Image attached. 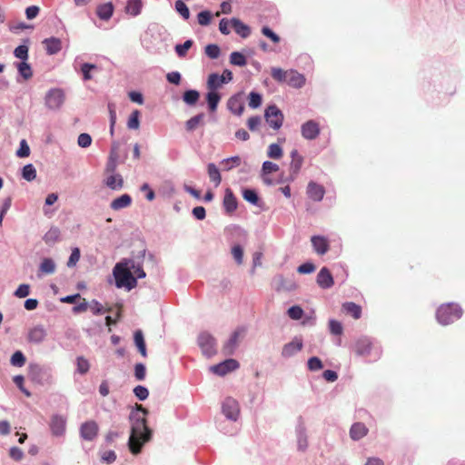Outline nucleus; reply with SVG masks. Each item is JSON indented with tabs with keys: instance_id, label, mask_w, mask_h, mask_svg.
Masks as SVG:
<instances>
[{
	"instance_id": "f257e3e1",
	"label": "nucleus",
	"mask_w": 465,
	"mask_h": 465,
	"mask_svg": "<svg viewBox=\"0 0 465 465\" xmlns=\"http://www.w3.org/2000/svg\"><path fill=\"white\" fill-rule=\"evenodd\" d=\"M147 414L148 410L137 404L136 411L130 415L132 429L128 445L133 454L140 453L143 445L151 440L152 430L147 426Z\"/></svg>"
},
{
	"instance_id": "f03ea898",
	"label": "nucleus",
	"mask_w": 465,
	"mask_h": 465,
	"mask_svg": "<svg viewBox=\"0 0 465 465\" xmlns=\"http://www.w3.org/2000/svg\"><path fill=\"white\" fill-rule=\"evenodd\" d=\"M132 269H134V261L132 259H123L114 265L113 275L117 288H125L130 291L136 287L137 281Z\"/></svg>"
},
{
	"instance_id": "7ed1b4c3",
	"label": "nucleus",
	"mask_w": 465,
	"mask_h": 465,
	"mask_svg": "<svg viewBox=\"0 0 465 465\" xmlns=\"http://www.w3.org/2000/svg\"><path fill=\"white\" fill-rule=\"evenodd\" d=\"M272 77L280 84H287L293 88H301L305 84V77L296 70H283L279 67L271 69Z\"/></svg>"
},
{
	"instance_id": "20e7f679",
	"label": "nucleus",
	"mask_w": 465,
	"mask_h": 465,
	"mask_svg": "<svg viewBox=\"0 0 465 465\" xmlns=\"http://www.w3.org/2000/svg\"><path fill=\"white\" fill-rule=\"evenodd\" d=\"M462 315L461 308L456 303L441 304L437 312V321L442 325H448L459 320Z\"/></svg>"
},
{
	"instance_id": "39448f33",
	"label": "nucleus",
	"mask_w": 465,
	"mask_h": 465,
	"mask_svg": "<svg viewBox=\"0 0 465 465\" xmlns=\"http://www.w3.org/2000/svg\"><path fill=\"white\" fill-rule=\"evenodd\" d=\"M265 119L269 125L274 130L282 127L283 123V114L276 105H270L265 110Z\"/></svg>"
},
{
	"instance_id": "423d86ee",
	"label": "nucleus",
	"mask_w": 465,
	"mask_h": 465,
	"mask_svg": "<svg viewBox=\"0 0 465 465\" xmlns=\"http://www.w3.org/2000/svg\"><path fill=\"white\" fill-rule=\"evenodd\" d=\"M198 344L203 353L207 357H211L216 353V341L211 334L202 332L198 337Z\"/></svg>"
},
{
	"instance_id": "0eeeda50",
	"label": "nucleus",
	"mask_w": 465,
	"mask_h": 465,
	"mask_svg": "<svg viewBox=\"0 0 465 465\" xmlns=\"http://www.w3.org/2000/svg\"><path fill=\"white\" fill-rule=\"evenodd\" d=\"M64 99V93L62 89H51L45 95V104L51 110H57L63 105Z\"/></svg>"
},
{
	"instance_id": "6e6552de",
	"label": "nucleus",
	"mask_w": 465,
	"mask_h": 465,
	"mask_svg": "<svg viewBox=\"0 0 465 465\" xmlns=\"http://www.w3.org/2000/svg\"><path fill=\"white\" fill-rule=\"evenodd\" d=\"M246 329L244 327L237 328L231 335L230 339L223 346V352L225 355L233 354L239 344L240 339L245 335Z\"/></svg>"
},
{
	"instance_id": "1a4fd4ad",
	"label": "nucleus",
	"mask_w": 465,
	"mask_h": 465,
	"mask_svg": "<svg viewBox=\"0 0 465 465\" xmlns=\"http://www.w3.org/2000/svg\"><path fill=\"white\" fill-rule=\"evenodd\" d=\"M239 362L234 359H228L223 362L213 365L210 368L211 371L219 376H224L227 373L239 368Z\"/></svg>"
},
{
	"instance_id": "9d476101",
	"label": "nucleus",
	"mask_w": 465,
	"mask_h": 465,
	"mask_svg": "<svg viewBox=\"0 0 465 465\" xmlns=\"http://www.w3.org/2000/svg\"><path fill=\"white\" fill-rule=\"evenodd\" d=\"M321 129L317 122L309 120L302 124L301 133L304 139L314 140L320 134Z\"/></svg>"
},
{
	"instance_id": "9b49d317",
	"label": "nucleus",
	"mask_w": 465,
	"mask_h": 465,
	"mask_svg": "<svg viewBox=\"0 0 465 465\" xmlns=\"http://www.w3.org/2000/svg\"><path fill=\"white\" fill-rule=\"evenodd\" d=\"M223 413L230 420H236L240 414L239 404L236 400L229 397L223 403Z\"/></svg>"
},
{
	"instance_id": "f8f14e48",
	"label": "nucleus",
	"mask_w": 465,
	"mask_h": 465,
	"mask_svg": "<svg viewBox=\"0 0 465 465\" xmlns=\"http://www.w3.org/2000/svg\"><path fill=\"white\" fill-rule=\"evenodd\" d=\"M99 427L94 420L85 421L81 425L80 434L85 440H93L98 434Z\"/></svg>"
},
{
	"instance_id": "ddd939ff",
	"label": "nucleus",
	"mask_w": 465,
	"mask_h": 465,
	"mask_svg": "<svg viewBox=\"0 0 465 465\" xmlns=\"http://www.w3.org/2000/svg\"><path fill=\"white\" fill-rule=\"evenodd\" d=\"M49 426L53 435L62 436L65 431L66 420L61 415H53Z\"/></svg>"
},
{
	"instance_id": "4468645a",
	"label": "nucleus",
	"mask_w": 465,
	"mask_h": 465,
	"mask_svg": "<svg viewBox=\"0 0 465 465\" xmlns=\"http://www.w3.org/2000/svg\"><path fill=\"white\" fill-rule=\"evenodd\" d=\"M372 350V342L367 337L360 338L354 345V352L358 356L366 357L371 354Z\"/></svg>"
},
{
	"instance_id": "2eb2a0df",
	"label": "nucleus",
	"mask_w": 465,
	"mask_h": 465,
	"mask_svg": "<svg viewBox=\"0 0 465 465\" xmlns=\"http://www.w3.org/2000/svg\"><path fill=\"white\" fill-rule=\"evenodd\" d=\"M302 341L300 338H295L291 342L286 343L282 351V355L284 358H289L293 356L295 353L300 351L302 349Z\"/></svg>"
},
{
	"instance_id": "dca6fc26",
	"label": "nucleus",
	"mask_w": 465,
	"mask_h": 465,
	"mask_svg": "<svg viewBox=\"0 0 465 465\" xmlns=\"http://www.w3.org/2000/svg\"><path fill=\"white\" fill-rule=\"evenodd\" d=\"M317 283L322 289L331 288L334 284V281L331 272L323 267L317 275Z\"/></svg>"
},
{
	"instance_id": "f3484780",
	"label": "nucleus",
	"mask_w": 465,
	"mask_h": 465,
	"mask_svg": "<svg viewBox=\"0 0 465 465\" xmlns=\"http://www.w3.org/2000/svg\"><path fill=\"white\" fill-rule=\"evenodd\" d=\"M228 109L236 115H242L244 111V104L241 94H235L229 98L227 102Z\"/></svg>"
},
{
	"instance_id": "a211bd4d",
	"label": "nucleus",
	"mask_w": 465,
	"mask_h": 465,
	"mask_svg": "<svg viewBox=\"0 0 465 465\" xmlns=\"http://www.w3.org/2000/svg\"><path fill=\"white\" fill-rule=\"evenodd\" d=\"M307 193L312 200L319 202L322 200L325 190L323 186L314 182H310L307 187Z\"/></svg>"
},
{
	"instance_id": "6ab92c4d",
	"label": "nucleus",
	"mask_w": 465,
	"mask_h": 465,
	"mask_svg": "<svg viewBox=\"0 0 465 465\" xmlns=\"http://www.w3.org/2000/svg\"><path fill=\"white\" fill-rule=\"evenodd\" d=\"M223 203L225 212L229 214L236 210L237 200L231 189H226Z\"/></svg>"
},
{
	"instance_id": "aec40b11",
	"label": "nucleus",
	"mask_w": 465,
	"mask_h": 465,
	"mask_svg": "<svg viewBox=\"0 0 465 465\" xmlns=\"http://www.w3.org/2000/svg\"><path fill=\"white\" fill-rule=\"evenodd\" d=\"M311 241L314 251L318 254L323 255L329 251V242L326 238L322 236H312Z\"/></svg>"
},
{
	"instance_id": "412c9836",
	"label": "nucleus",
	"mask_w": 465,
	"mask_h": 465,
	"mask_svg": "<svg viewBox=\"0 0 465 465\" xmlns=\"http://www.w3.org/2000/svg\"><path fill=\"white\" fill-rule=\"evenodd\" d=\"M369 430L362 422H355L350 430V436L353 440H359L367 435Z\"/></svg>"
},
{
	"instance_id": "4be33fe9",
	"label": "nucleus",
	"mask_w": 465,
	"mask_h": 465,
	"mask_svg": "<svg viewBox=\"0 0 465 465\" xmlns=\"http://www.w3.org/2000/svg\"><path fill=\"white\" fill-rule=\"evenodd\" d=\"M46 337V331L43 326H35L28 332V341L34 343L42 342Z\"/></svg>"
},
{
	"instance_id": "5701e85b",
	"label": "nucleus",
	"mask_w": 465,
	"mask_h": 465,
	"mask_svg": "<svg viewBox=\"0 0 465 465\" xmlns=\"http://www.w3.org/2000/svg\"><path fill=\"white\" fill-rule=\"evenodd\" d=\"M104 184L112 190H121L124 186V179L121 174L114 173L106 176Z\"/></svg>"
},
{
	"instance_id": "b1692460",
	"label": "nucleus",
	"mask_w": 465,
	"mask_h": 465,
	"mask_svg": "<svg viewBox=\"0 0 465 465\" xmlns=\"http://www.w3.org/2000/svg\"><path fill=\"white\" fill-rule=\"evenodd\" d=\"M43 44L45 46L46 53L50 55L57 54L62 49V42L56 37L45 39Z\"/></svg>"
},
{
	"instance_id": "393cba45",
	"label": "nucleus",
	"mask_w": 465,
	"mask_h": 465,
	"mask_svg": "<svg viewBox=\"0 0 465 465\" xmlns=\"http://www.w3.org/2000/svg\"><path fill=\"white\" fill-rule=\"evenodd\" d=\"M231 25L234 29L235 33L242 38L248 37L251 34L250 27L238 18H232Z\"/></svg>"
},
{
	"instance_id": "a878e982",
	"label": "nucleus",
	"mask_w": 465,
	"mask_h": 465,
	"mask_svg": "<svg viewBox=\"0 0 465 465\" xmlns=\"http://www.w3.org/2000/svg\"><path fill=\"white\" fill-rule=\"evenodd\" d=\"M291 157H292V162L290 164L291 173H292V175H297L302 168V165L303 163V157L299 154V153L296 149H294L291 152Z\"/></svg>"
},
{
	"instance_id": "bb28decb",
	"label": "nucleus",
	"mask_w": 465,
	"mask_h": 465,
	"mask_svg": "<svg viewBox=\"0 0 465 465\" xmlns=\"http://www.w3.org/2000/svg\"><path fill=\"white\" fill-rule=\"evenodd\" d=\"M131 203V196L127 193H124L112 201V203H110V207L114 211H118L129 207Z\"/></svg>"
},
{
	"instance_id": "cd10ccee",
	"label": "nucleus",
	"mask_w": 465,
	"mask_h": 465,
	"mask_svg": "<svg viewBox=\"0 0 465 465\" xmlns=\"http://www.w3.org/2000/svg\"><path fill=\"white\" fill-rule=\"evenodd\" d=\"M342 311L351 315L353 319L358 320L361 316V308L354 302H345L342 304Z\"/></svg>"
},
{
	"instance_id": "c85d7f7f",
	"label": "nucleus",
	"mask_w": 465,
	"mask_h": 465,
	"mask_svg": "<svg viewBox=\"0 0 465 465\" xmlns=\"http://www.w3.org/2000/svg\"><path fill=\"white\" fill-rule=\"evenodd\" d=\"M114 13V5L112 3H106L98 5L96 14L98 17L102 20H109Z\"/></svg>"
},
{
	"instance_id": "c756f323",
	"label": "nucleus",
	"mask_w": 465,
	"mask_h": 465,
	"mask_svg": "<svg viewBox=\"0 0 465 465\" xmlns=\"http://www.w3.org/2000/svg\"><path fill=\"white\" fill-rule=\"evenodd\" d=\"M221 100V95L216 91H210L206 94V101L208 108L211 112H215L218 107V104Z\"/></svg>"
},
{
	"instance_id": "7c9ffc66",
	"label": "nucleus",
	"mask_w": 465,
	"mask_h": 465,
	"mask_svg": "<svg viewBox=\"0 0 465 465\" xmlns=\"http://www.w3.org/2000/svg\"><path fill=\"white\" fill-rule=\"evenodd\" d=\"M134 343L143 357L147 356L146 345L142 331L138 330L134 332Z\"/></svg>"
},
{
	"instance_id": "2f4dec72",
	"label": "nucleus",
	"mask_w": 465,
	"mask_h": 465,
	"mask_svg": "<svg viewBox=\"0 0 465 465\" xmlns=\"http://www.w3.org/2000/svg\"><path fill=\"white\" fill-rule=\"evenodd\" d=\"M142 7V0H128L125 10L126 13L132 15L133 16H136L141 13Z\"/></svg>"
},
{
	"instance_id": "473e14b6",
	"label": "nucleus",
	"mask_w": 465,
	"mask_h": 465,
	"mask_svg": "<svg viewBox=\"0 0 465 465\" xmlns=\"http://www.w3.org/2000/svg\"><path fill=\"white\" fill-rule=\"evenodd\" d=\"M40 272L44 274H52L55 271V263L50 258H45L39 267Z\"/></svg>"
},
{
	"instance_id": "72a5a7b5",
	"label": "nucleus",
	"mask_w": 465,
	"mask_h": 465,
	"mask_svg": "<svg viewBox=\"0 0 465 465\" xmlns=\"http://www.w3.org/2000/svg\"><path fill=\"white\" fill-rule=\"evenodd\" d=\"M220 75L218 74H211L207 79V88L210 91H216L220 88L224 83L220 81Z\"/></svg>"
},
{
	"instance_id": "f704fd0d",
	"label": "nucleus",
	"mask_w": 465,
	"mask_h": 465,
	"mask_svg": "<svg viewBox=\"0 0 465 465\" xmlns=\"http://www.w3.org/2000/svg\"><path fill=\"white\" fill-rule=\"evenodd\" d=\"M208 175L212 182L218 186L221 183L222 177L220 172L214 163L208 164Z\"/></svg>"
},
{
	"instance_id": "c9c22d12",
	"label": "nucleus",
	"mask_w": 465,
	"mask_h": 465,
	"mask_svg": "<svg viewBox=\"0 0 465 465\" xmlns=\"http://www.w3.org/2000/svg\"><path fill=\"white\" fill-rule=\"evenodd\" d=\"M17 70L25 80H28L33 76V71L30 64L25 61L17 64Z\"/></svg>"
},
{
	"instance_id": "e433bc0d",
	"label": "nucleus",
	"mask_w": 465,
	"mask_h": 465,
	"mask_svg": "<svg viewBox=\"0 0 465 465\" xmlns=\"http://www.w3.org/2000/svg\"><path fill=\"white\" fill-rule=\"evenodd\" d=\"M267 155L272 159H281L283 155V151L279 144L272 143L268 147Z\"/></svg>"
},
{
	"instance_id": "4c0bfd02",
	"label": "nucleus",
	"mask_w": 465,
	"mask_h": 465,
	"mask_svg": "<svg viewBox=\"0 0 465 465\" xmlns=\"http://www.w3.org/2000/svg\"><path fill=\"white\" fill-rule=\"evenodd\" d=\"M230 63L232 65L244 66L247 64L246 57L240 52H232L230 54Z\"/></svg>"
},
{
	"instance_id": "58836bf2",
	"label": "nucleus",
	"mask_w": 465,
	"mask_h": 465,
	"mask_svg": "<svg viewBox=\"0 0 465 465\" xmlns=\"http://www.w3.org/2000/svg\"><path fill=\"white\" fill-rule=\"evenodd\" d=\"M200 94L196 90H188L183 94V101L189 105H194L199 100Z\"/></svg>"
},
{
	"instance_id": "ea45409f",
	"label": "nucleus",
	"mask_w": 465,
	"mask_h": 465,
	"mask_svg": "<svg viewBox=\"0 0 465 465\" xmlns=\"http://www.w3.org/2000/svg\"><path fill=\"white\" fill-rule=\"evenodd\" d=\"M221 164H222L223 170L230 171L233 167H237L241 164V158L239 156H232V157L223 160L221 163Z\"/></svg>"
},
{
	"instance_id": "a19ab883",
	"label": "nucleus",
	"mask_w": 465,
	"mask_h": 465,
	"mask_svg": "<svg viewBox=\"0 0 465 465\" xmlns=\"http://www.w3.org/2000/svg\"><path fill=\"white\" fill-rule=\"evenodd\" d=\"M22 176L25 180L31 182L36 177V170L33 164H26L22 170Z\"/></svg>"
},
{
	"instance_id": "79ce46f5",
	"label": "nucleus",
	"mask_w": 465,
	"mask_h": 465,
	"mask_svg": "<svg viewBox=\"0 0 465 465\" xmlns=\"http://www.w3.org/2000/svg\"><path fill=\"white\" fill-rule=\"evenodd\" d=\"M139 117L140 112L138 110H134L128 119L127 127L129 129L137 130L140 126Z\"/></svg>"
},
{
	"instance_id": "37998d69",
	"label": "nucleus",
	"mask_w": 465,
	"mask_h": 465,
	"mask_svg": "<svg viewBox=\"0 0 465 465\" xmlns=\"http://www.w3.org/2000/svg\"><path fill=\"white\" fill-rule=\"evenodd\" d=\"M204 118L203 114H199L186 122V129L188 131H193L203 122Z\"/></svg>"
},
{
	"instance_id": "c03bdc74",
	"label": "nucleus",
	"mask_w": 465,
	"mask_h": 465,
	"mask_svg": "<svg viewBox=\"0 0 465 465\" xmlns=\"http://www.w3.org/2000/svg\"><path fill=\"white\" fill-rule=\"evenodd\" d=\"M193 42L192 40H186L183 45H177L175 46V52L179 57H185L188 50L193 46Z\"/></svg>"
},
{
	"instance_id": "a18cd8bd",
	"label": "nucleus",
	"mask_w": 465,
	"mask_h": 465,
	"mask_svg": "<svg viewBox=\"0 0 465 465\" xmlns=\"http://www.w3.org/2000/svg\"><path fill=\"white\" fill-rule=\"evenodd\" d=\"M205 54L211 59H216L221 54L220 47L217 45L211 44L205 46Z\"/></svg>"
},
{
	"instance_id": "49530a36",
	"label": "nucleus",
	"mask_w": 465,
	"mask_h": 465,
	"mask_svg": "<svg viewBox=\"0 0 465 465\" xmlns=\"http://www.w3.org/2000/svg\"><path fill=\"white\" fill-rule=\"evenodd\" d=\"M77 371L80 374H85L90 369L89 361L83 356H79L76 359Z\"/></svg>"
},
{
	"instance_id": "de8ad7c7",
	"label": "nucleus",
	"mask_w": 465,
	"mask_h": 465,
	"mask_svg": "<svg viewBox=\"0 0 465 465\" xmlns=\"http://www.w3.org/2000/svg\"><path fill=\"white\" fill-rule=\"evenodd\" d=\"M25 355L23 354L22 351H15L12 357H11V360H10V362L13 366H16V367H22L25 365Z\"/></svg>"
},
{
	"instance_id": "09e8293b",
	"label": "nucleus",
	"mask_w": 465,
	"mask_h": 465,
	"mask_svg": "<svg viewBox=\"0 0 465 465\" xmlns=\"http://www.w3.org/2000/svg\"><path fill=\"white\" fill-rule=\"evenodd\" d=\"M175 9L184 19H188L190 17L189 8L182 0H177L175 2Z\"/></svg>"
},
{
	"instance_id": "8fccbe9b",
	"label": "nucleus",
	"mask_w": 465,
	"mask_h": 465,
	"mask_svg": "<svg viewBox=\"0 0 465 465\" xmlns=\"http://www.w3.org/2000/svg\"><path fill=\"white\" fill-rule=\"evenodd\" d=\"M242 197L245 201L256 204L258 203V195L254 190L252 189H244L242 192Z\"/></svg>"
},
{
	"instance_id": "3c124183",
	"label": "nucleus",
	"mask_w": 465,
	"mask_h": 465,
	"mask_svg": "<svg viewBox=\"0 0 465 465\" xmlns=\"http://www.w3.org/2000/svg\"><path fill=\"white\" fill-rule=\"evenodd\" d=\"M287 313L291 319L300 320L303 315V310L300 306L295 305L289 308Z\"/></svg>"
},
{
	"instance_id": "603ef678",
	"label": "nucleus",
	"mask_w": 465,
	"mask_h": 465,
	"mask_svg": "<svg viewBox=\"0 0 465 465\" xmlns=\"http://www.w3.org/2000/svg\"><path fill=\"white\" fill-rule=\"evenodd\" d=\"M116 157H117V155L114 153V151L113 150L111 152L110 160L105 168V173L107 175L115 173L114 172H115V168H116V163H115Z\"/></svg>"
},
{
	"instance_id": "864d4df0",
	"label": "nucleus",
	"mask_w": 465,
	"mask_h": 465,
	"mask_svg": "<svg viewBox=\"0 0 465 465\" xmlns=\"http://www.w3.org/2000/svg\"><path fill=\"white\" fill-rule=\"evenodd\" d=\"M262 104V96L260 94L252 92L249 94V106L251 108H258Z\"/></svg>"
},
{
	"instance_id": "5fc2aeb1",
	"label": "nucleus",
	"mask_w": 465,
	"mask_h": 465,
	"mask_svg": "<svg viewBox=\"0 0 465 465\" xmlns=\"http://www.w3.org/2000/svg\"><path fill=\"white\" fill-rule=\"evenodd\" d=\"M278 170H279L278 164H276L272 162L265 161L262 163V171L263 175L270 174L272 173L277 172Z\"/></svg>"
},
{
	"instance_id": "6e6d98bb",
	"label": "nucleus",
	"mask_w": 465,
	"mask_h": 465,
	"mask_svg": "<svg viewBox=\"0 0 465 465\" xmlns=\"http://www.w3.org/2000/svg\"><path fill=\"white\" fill-rule=\"evenodd\" d=\"M308 369L310 371H315L322 369V362L318 357H312L308 360Z\"/></svg>"
},
{
	"instance_id": "4d7b16f0",
	"label": "nucleus",
	"mask_w": 465,
	"mask_h": 465,
	"mask_svg": "<svg viewBox=\"0 0 465 465\" xmlns=\"http://www.w3.org/2000/svg\"><path fill=\"white\" fill-rule=\"evenodd\" d=\"M29 154H30L29 145L27 144L26 141L25 139H23L20 142V147L16 152V155L18 157L24 158V157L29 156Z\"/></svg>"
},
{
	"instance_id": "13d9d810",
	"label": "nucleus",
	"mask_w": 465,
	"mask_h": 465,
	"mask_svg": "<svg viewBox=\"0 0 465 465\" xmlns=\"http://www.w3.org/2000/svg\"><path fill=\"white\" fill-rule=\"evenodd\" d=\"M15 56L25 61L28 58V47L26 45H19L15 49Z\"/></svg>"
},
{
	"instance_id": "bf43d9fd",
	"label": "nucleus",
	"mask_w": 465,
	"mask_h": 465,
	"mask_svg": "<svg viewBox=\"0 0 465 465\" xmlns=\"http://www.w3.org/2000/svg\"><path fill=\"white\" fill-rule=\"evenodd\" d=\"M95 68H96V65H94V64H88V63L83 64L81 66V72L83 74L84 80L87 81V80L92 79V75H91L90 72H91V70L95 69Z\"/></svg>"
},
{
	"instance_id": "052dcab7",
	"label": "nucleus",
	"mask_w": 465,
	"mask_h": 465,
	"mask_svg": "<svg viewBox=\"0 0 465 465\" xmlns=\"http://www.w3.org/2000/svg\"><path fill=\"white\" fill-rule=\"evenodd\" d=\"M77 143L80 147H83V148H87L91 145L92 143V137L88 134H81L79 136H78V139H77Z\"/></svg>"
},
{
	"instance_id": "680f3d73",
	"label": "nucleus",
	"mask_w": 465,
	"mask_h": 465,
	"mask_svg": "<svg viewBox=\"0 0 465 465\" xmlns=\"http://www.w3.org/2000/svg\"><path fill=\"white\" fill-rule=\"evenodd\" d=\"M330 331L334 335H341L342 333L343 328L340 322L335 320H331L329 322Z\"/></svg>"
},
{
	"instance_id": "e2e57ef3",
	"label": "nucleus",
	"mask_w": 465,
	"mask_h": 465,
	"mask_svg": "<svg viewBox=\"0 0 465 465\" xmlns=\"http://www.w3.org/2000/svg\"><path fill=\"white\" fill-rule=\"evenodd\" d=\"M197 18L201 25H208L211 23L212 15L209 11H202L198 14Z\"/></svg>"
},
{
	"instance_id": "0e129e2a",
	"label": "nucleus",
	"mask_w": 465,
	"mask_h": 465,
	"mask_svg": "<svg viewBox=\"0 0 465 465\" xmlns=\"http://www.w3.org/2000/svg\"><path fill=\"white\" fill-rule=\"evenodd\" d=\"M134 393L141 401H143V400L147 399V397L149 395L148 390L145 387L142 386V385L136 386L134 389Z\"/></svg>"
},
{
	"instance_id": "69168bd1",
	"label": "nucleus",
	"mask_w": 465,
	"mask_h": 465,
	"mask_svg": "<svg viewBox=\"0 0 465 465\" xmlns=\"http://www.w3.org/2000/svg\"><path fill=\"white\" fill-rule=\"evenodd\" d=\"M262 33L266 37L270 38L274 44H278L280 42V37L276 35L272 29L268 26H263L262 28Z\"/></svg>"
},
{
	"instance_id": "338daca9",
	"label": "nucleus",
	"mask_w": 465,
	"mask_h": 465,
	"mask_svg": "<svg viewBox=\"0 0 465 465\" xmlns=\"http://www.w3.org/2000/svg\"><path fill=\"white\" fill-rule=\"evenodd\" d=\"M232 254L238 264H242L243 258V250L240 245H235L232 249Z\"/></svg>"
},
{
	"instance_id": "774afa93",
	"label": "nucleus",
	"mask_w": 465,
	"mask_h": 465,
	"mask_svg": "<svg viewBox=\"0 0 465 465\" xmlns=\"http://www.w3.org/2000/svg\"><path fill=\"white\" fill-rule=\"evenodd\" d=\"M145 366L143 363H136L134 366V376L136 380L143 381L145 378Z\"/></svg>"
}]
</instances>
